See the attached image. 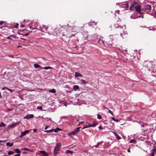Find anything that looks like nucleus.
I'll return each instance as SVG.
<instances>
[{
    "label": "nucleus",
    "mask_w": 156,
    "mask_h": 156,
    "mask_svg": "<svg viewBox=\"0 0 156 156\" xmlns=\"http://www.w3.org/2000/svg\"><path fill=\"white\" fill-rule=\"evenodd\" d=\"M2 141L1 140H0V142H2Z\"/></svg>",
    "instance_id": "nucleus-61"
},
{
    "label": "nucleus",
    "mask_w": 156,
    "mask_h": 156,
    "mask_svg": "<svg viewBox=\"0 0 156 156\" xmlns=\"http://www.w3.org/2000/svg\"><path fill=\"white\" fill-rule=\"evenodd\" d=\"M5 89H6L8 90V89H9V88H8L7 87H5Z\"/></svg>",
    "instance_id": "nucleus-57"
},
{
    "label": "nucleus",
    "mask_w": 156,
    "mask_h": 156,
    "mask_svg": "<svg viewBox=\"0 0 156 156\" xmlns=\"http://www.w3.org/2000/svg\"><path fill=\"white\" fill-rule=\"evenodd\" d=\"M5 87H3V88H2V90H5Z\"/></svg>",
    "instance_id": "nucleus-56"
},
{
    "label": "nucleus",
    "mask_w": 156,
    "mask_h": 156,
    "mask_svg": "<svg viewBox=\"0 0 156 156\" xmlns=\"http://www.w3.org/2000/svg\"><path fill=\"white\" fill-rule=\"evenodd\" d=\"M100 144V142H98L97 144L95 145V147H98V145Z\"/></svg>",
    "instance_id": "nucleus-37"
},
{
    "label": "nucleus",
    "mask_w": 156,
    "mask_h": 156,
    "mask_svg": "<svg viewBox=\"0 0 156 156\" xmlns=\"http://www.w3.org/2000/svg\"><path fill=\"white\" fill-rule=\"evenodd\" d=\"M83 123V122H82V121L79 122L78 123V125H80L81 124H82Z\"/></svg>",
    "instance_id": "nucleus-40"
},
{
    "label": "nucleus",
    "mask_w": 156,
    "mask_h": 156,
    "mask_svg": "<svg viewBox=\"0 0 156 156\" xmlns=\"http://www.w3.org/2000/svg\"><path fill=\"white\" fill-rule=\"evenodd\" d=\"M34 67H35V68H41V67H40V66L39 65H38V64H34Z\"/></svg>",
    "instance_id": "nucleus-22"
},
{
    "label": "nucleus",
    "mask_w": 156,
    "mask_h": 156,
    "mask_svg": "<svg viewBox=\"0 0 156 156\" xmlns=\"http://www.w3.org/2000/svg\"><path fill=\"white\" fill-rule=\"evenodd\" d=\"M78 27H76L75 26L74 27H71L69 26L67 28V31L68 32H75L76 33H77V30Z\"/></svg>",
    "instance_id": "nucleus-1"
},
{
    "label": "nucleus",
    "mask_w": 156,
    "mask_h": 156,
    "mask_svg": "<svg viewBox=\"0 0 156 156\" xmlns=\"http://www.w3.org/2000/svg\"><path fill=\"white\" fill-rule=\"evenodd\" d=\"M65 118V117H61V119H62V118Z\"/></svg>",
    "instance_id": "nucleus-59"
},
{
    "label": "nucleus",
    "mask_w": 156,
    "mask_h": 156,
    "mask_svg": "<svg viewBox=\"0 0 156 156\" xmlns=\"http://www.w3.org/2000/svg\"><path fill=\"white\" fill-rule=\"evenodd\" d=\"M75 77H77L78 76H82V75L80 74L79 73L77 72H76L75 73Z\"/></svg>",
    "instance_id": "nucleus-9"
},
{
    "label": "nucleus",
    "mask_w": 156,
    "mask_h": 156,
    "mask_svg": "<svg viewBox=\"0 0 156 156\" xmlns=\"http://www.w3.org/2000/svg\"><path fill=\"white\" fill-rule=\"evenodd\" d=\"M14 153L13 151H9L8 152V154L9 155H11L14 154Z\"/></svg>",
    "instance_id": "nucleus-27"
},
{
    "label": "nucleus",
    "mask_w": 156,
    "mask_h": 156,
    "mask_svg": "<svg viewBox=\"0 0 156 156\" xmlns=\"http://www.w3.org/2000/svg\"><path fill=\"white\" fill-rule=\"evenodd\" d=\"M155 15L156 16V12L155 13Z\"/></svg>",
    "instance_id": "nucleus-64"
},
{
    "label": "nucleus",
    "mask_w": 156,
    "mask_h": 156,
    "mask_svg": "<svg viewBox=\"0 0 156 156\" xmlns=\"http://www.w3.org/2000/svg\"><path fill=\"white\" fill-rule=\"evenodd\" d=\"M34 117V115L33 114H30L24 117L23 118L24 119H29L30 118H32Z\"/></svg>",
    "instance_id": "nucleus-4"
},
{
    "label": "nucleus",
    "mask_w": 156,
    "mask_h": 156,
    "mask_svg": "<svg viewBox=\"0 0 156 156\" xmlns=\"http://www.w3.org/2000/svg\"><path fill=\"white\" fill-rule=\"evenodd\" d=\"M145 9H147L150 10L151 9V5H147L145 6Z\"/></svg>",
    "instance_id": "nucleus-11"
},
{
    "label": "nucleus",
    "mask_w": 156,
    "mask_h": 156,
    "mask_svg": "<svg viewBox=\"0 0 156 156\" xmlns=\"http://www.w3.org/2000/svg\"><path fill=\"white\" fill-rule=\"evenodd\" d=\"M135 3H133L130 7V10H133L134 9V7L135 6Z\"/></svg>",
    "instance_id": "nucleus-7"
},
{
    "label": "nucleus",
    "mask_w": 156,
    "mask_h": 156,
    "mask_svg": "<svg viewBox=\"0 0 156 156\" xmlns=\"http://www.w3.org/2000/svg\"><path fill=\"white\" fill-rule=\"evenodd\" d=\"M54 129H52L50 130H44V132L46 133H48V132H52L54 131Z\"/></svg>",
    "instance_id": "nucleus-19"
},
{
    "label": "nucleus",
    "mask_w": 156,
    "mask_h": 156,
    "mask_svg": "<svg viewBox=\"0 0 156 156\" xmlns=\"http://www.w3.org/2000/svg\"><path fill=\"white\" fill-rule=\"evenodd\" d=\"M17 48H19V47L21 48L22 46H21L19 45V46H17Z\"/></svg>",
    "instance_id": "nucleus-55"
},
{
    "label": "nucleus",
    "mask_w": 156,
    "mask_h": 156,
    "mask_svg": "<svg viewBox=\"0 0 156 156\" xmlns=\"http://www.w3.org/2000/svg\"><path fill=\"white\" fill-rule=\"evenodd\" d=\"M81 81L82 82V83H81L82 84H86L87 83V82H86L84 80L82 79L81 80Z\"/></svg>",
    "instance_id": "nucleus-26"
},
{
    "label": "nucleus",
    "mask_w": 156,
    "mask_h": 156,
    "mask_svg": "<svg viewBox=\"0 0 156 156\" xmlns=\"http://www.w3.org/2000/svg\"><path fill=\"white\" fill-rule=\"evenodd\" d=\"M80 127H77L76 128L74 131L77 133V132L79 131Z\"/></svg>",
    "instance_id": "nucleus-20"
},
{
    "label": "nucleus",
    "mask_w": 156,
    "mask_h": 156,
    "mask_svg": "<svg viewBox=\"0 0 156 156\" xmlns=\"http://www.w3.org/2000/svg\"><path fill=\"white\" fill-rule=\"evenodd\" d=\"M135 141V140L134 139H133L131 140H130L129 141V142L130 143H132L133 142H134Z\"/></svg>",
    "instance_id": "nucleus-33"
},
{
    "label": "nucleus",
    "mask_w": 156,
    "mask_h": 156,
    "mask_svg": "<svg viewBox=\"0 0 156 156\" xmlns=\"http://www.w3.org/2000/svg\"><path fill=\"white\" fill-rule=\"evenodd\" d=\"M134 9H135V10L136 12L140 14H141L140 11V5H136H136L134 7Z\"/></svg>",
    "instance_id": "nucleus-3"
},
{
    "label": "nucleus",
    "mask_w": 156,
    "mask_h": 156,
    "mask_svg": "<svg viewBox=\"0 0 156 156\" xmlns=\"http://www.w3.org/2000/svg\"><path fill=\"white\" fill-rule=\"evenodd\" d=\"M29 33L26 34H25V35L26 36H27L28 35Z\"/></svg>",
    "instance_id": "nucleus-53"
},
{
    "label": "nucleus",
    "mask_w": 156,
    "mask_h": 156,
    "mask_svg": "<svg viewBox=\"0 0 156 156\" xmlns=\"http://www.w3.org/2000/svg\"><path fill=\"white\" fill-rule=\"evenodd\" d=\"M13 145V143H10V142H8L6 143V146H8L12 147Z\"/></svg>",
    "instance_id": "nucleus-14"
},
{
    "label": "nucleus",
    "mask_w": 156,
    "mask_h": 156,
    "mask_svg": "<svg viewBox=\"0 0 156 156\" xmlns=\"http://www.w3.org/2000/svg\"><path fill=\"white\" fill-rule=\"evenodd\" d=\"M61 146V144L60 143H57L56 144L54 151V154L55 155H56L58 153V151L60 149Z\"/></svg>",
    "instance_id": "nucleus-2"
},
{
    "label": "nucleus",
    "mask_w": 156,
    "mask_h": 156,
    "mask_svg": "<svg viewBox=\"0 0 156 156\" xmlns=\"http://www.w3.org/2000/svg\"><path fill=\"white\" fill-rule=\"evenodd\" d=\"M18 34H19L20 35H22V34L21 33H19V32H18Z\"/></svg>",
    "instance_id": "nucleus-58"
},
{
    "label": "nucleus",
    "mask_w": 156,
    "mask_h": 156,
    "mask_svg": "<svg viewBox=\"0 0 156 156\" xmlns=\"http://www.w3.org/2000/svg\"><path fill=\"white\" fill-rule=\"evenodd\" d=\"M24 136L22 134H21V135L19 136V137L20 138L22 137L23 136Z\"/></svg>",
    "instance_id": "nucleus-44"
},
{
    "label": "nucleus",
    "mask_w": 156,
    "mask_h": 156,
    "mask_svg": "<svg viewBox=\"0 0 156 156\" xmlns=\"http://www.w3.org/2000/svg\"><path fill=\"white\" fill-rule=\"evenodd\" d=\"M89 25L92 26L94 25H96L97 24V23L95 22H90L89 23Z\"/></svg>",
    "instance_id": "nucleus-15"
},
{
    "label": "nucleus",
    "mask_w": 156,
    "mask_h": 156,
    "mask_svg": "<svg viewBox=\"0 0 156 156\" xmlns=\"http://www.w3.org/2000/svg\"><path fill=\"white\" fill-rule=\"evenodd\" d=\"M40 152L41 154H45L46 153V152L44 151H40Z\"/></svg>",
    "instance_id": "nucleus-29"
},
{
    "label": "nucleus",
    "mask_w": 156,
    "mask_h": 156,
    "mask_svg": "<svg viewBox=\"0 0 156 156\" xmlns=\"http://www.w3.org/2000/svg\"><path fill=\"white\" fill-rule=\"evenodd\" d=\"M30 132L29 130H25L24 132H21V134H22L24 136H25L28 133Z\"/></svg>",
    "instance_id": "nucleus-8"
},
{
    "label": "nucleus",
    "mask_w": 156,
    "mask_h": 156,
    "mask_svg": "<svg viewBox=\"0 0 156 156\" xmlns=\"http://www.w3.org/2000/svg\"><path fill=\"white\" fill-rule=\"evenodd\" d=\"M22 150H26L30 152H33V151L30 149L28 148H23L22 149Z\"/></svg>",
    "instance_id": "nucleus-12"
},
{
    "label": "nucleus",
    "mask_w": 156,
    "mask_h": 156,
    "mask_svg": "<svg viewBox=\"0 0 156 156\" xmlns=\"http://www.w3.org/2000/svg\"><path fill=\"white\" fill-rule=\"evenodd\" d=\"M23 154H27V152H23Z\"/></svg>",
    "instance_id": "nucleus-52"
},
{
    "label": "nucleus",
    "mask_w": 156,
    "mask_h": 156,
    "mask_svg": "<svg viewBox=\"0 0 156 156\" xmlns=\"http://www.w3.org/2000/svg\"><path fill=\"white\" fill-rule=\"evenodd\" d=\"M18 24L17 23H16L14 25V27L15 28H17L18 27Z\"/></svg>",
    "instance_id": "nucleus-30"
},
{
    "label": "nucleus",
    "mask_w": 156,
    "mask_h": 156,
    "mask_svg": "<svg viewBox=\"0 0 156 156\" xmlns=\"http://www.w3.org/2000/svg\"><path fill=\"white\" fill-rule=\"evenodd\" d=\"M98 128L99 129H102V127H101V126H99V127H98Z\"/></svg>",
    "instance_id": "nucleus-49"
},
{
    "label": "nucleus",
    "mask_w": 156,
    "mask_h": 156,
    "mask_svg": "<svg viewBox=\"0 0 156 156\" xmlns=\"http://www.w3.org/2000/svg\"><path fill=\"white\" fill-rule=\"evenodd\" d=\"M42 69H51L52 68L50 66H46L44 67L43 68H41Z\"/></svg>",
    "instance_id": "nucleus-21"
},
{
    "label": "nucleus",
    "mask_w": 156,
    "mask_h": 156,
    "mask_svg": "<svg viewBox=\"0 0 156 156\" xmlns=\"http://www.w3.org/2000/svg\"><path fill=\"white\" fill-rule=\"evenodd\" d=\"M60 130V129L59 128H56L55 129H54L53 131H54L55 133H56Z\"/></svg>",
    "instance_id": "nucleus-24"
},
{
    "label": "nucleus",
    "mask_w": 156,
    "mask_h": 156,
    "mask_svg": "<svg viewBox=\"0 0 156 156\" xmlns=\"http://www.w3.org/2000/svg\"><path fill=\"white\" fill-rule=\"evenodd\" d=\"M49 92L51 93H55L56 92V90L54 89H53L52 90H49Z\"/></svg>",
    "instance_id": "nucleus-16"
},
{
    "label": "nucleus",
    "mask_w": 156,
    "mask_h": 156,
    "mask_svg": "<svg viewBox=\"0 0 156 156\" xmlns=\"http://www.w3.org/2000/svg\"><path fill=\"white\" fill-rule=\"evenodd\" d=\"M127 151L129 153H130V148H129V149H128Z\"/></svg>",
    "instance_id": "nucleus-48"
},
{
    "label": "nucleus",
    "mask_w": 156,
    "mask_h": 156,
    "mask_svg": "<svg viewBox=\"0 0 156 156\" xmlns=\"http://www.w3.org/2000/svg\"><path fill=\"white\" fill-rule=\"evenodd\" d=\"M12 110V109H8L7 111H11V110Z\"/></svg>",
    "instance_id": "nucleus-51"
},
{
    "label": "nucleus",
    "mask_w": 156,
    "mask_h": 156,
    "mask_svg": "<svg viewBox=\"0 0 156 156\" xmlns=\"http://www.w3.org/2000/svg\"><path fill=\"white\" fill-rule=\"evenodd\" d=\"M43 27L44 28H45L46 29V30H47V29H48V27H46V26H45V25H43Z\"/></svg>",
    "instance_id": "nucleus-38"
},
{
    "label": "nucleus",
    "mask_w": 156,
    "mask_h": 156,
    "mask_svg": "<svg viewBox=\"0 0 156 156\" xmlns=\"http://www.w3.org/2000/svg\"><path fill=\"white\" fill-rule=\"evenodd\" d=\"M37 108L38 109L42 110V108L41 106H38L37 107Z\"/></svg>",
    "instance_id": "nucleus-32"
},
{
    "label": "nucleus",
    "mask_w": 156,
    "mask_h": 156,
    "mask_svg": "<svg viewBox=\"0 0 156 156\" xmlns=\"http://www.w3.org/2000/svg\"><path fill=\"white\" fill-rule=\"evenodd\" d=\"M5 23V22L3 21H0V25H2L4 23Z\"/></svg>",
    "instance_id": "nucleus-35"
},
{
    "label": "nucleus",
    "mask_w": 156,
    "mask_h": 156,
    "mask_svg": "<svg viewBox=\"0 0 156 156\" xmlns=\"http://www.w3.org/2000/svg\"><path fill=\"white\" fill-rule=\"evenodd\" d=\"M87 37H88V36H87V35L86 37H85V38H86V37L87 38Z\"/></svg>",
    "instance_id": "nucleus-60"
},
{
    "label": "nucleus",
    "mask_w": 156,
    "mask_h": 156,
    "mask_svg": "<svg viewBox=\"0 0 156 156\" xmlns=\"http://www.w3.org/2000/svg\"><path fill=\"white\" fill-rule=\"evenodd\" d=\"M20 154H18L15 155L14 156H20Z\"/></svg>",
    "instance_id": "nucleus-43"
},
{
    "label": "nucleus",
    "mask_w": 156,
    "mask_h": 156,
    "mask_svg": "<svg viewBox=\"0 0 156 156\" xmlns=\"http://www.w3.org/2000/svg\"><path fill=\"white\" fill-rule=\"evenodd\" d=\"M8 90H9V91H10L11 92H12L13 91V90H11L10 89H9Z\"/></svg>",
    "instance_id": "nucleus-42"
},
{
    "label": "nucleus",
    "mask_w": 156,
    "mask_h": 156,
    "mask_svg": "<svg viewBox=\"0 0 156 156\" xmlns=\"http://www.w3.org/2000/svg\"><path fill=\"white\" fill-rule=\"evenodd\" d=\"M48 126H46V127H45V128H44V129H47V128H48Z\"/></svg>",
    "instance_id": "nucleus-54"
},
{
    "label": "nucleus",
    "mask_w": 156,
    "mask_h": 156,
    "mask_svg": "<svg viewBox=\"0 0 156 156\" xmlns=\"http://www.w3.org/2000/svg\"><path fill=\"white\" fill-rule=\"evenodd\" d=\"M108 112H109L111 114H112V115H113V113H112V111H111L110 110H108Z\"/></svg>",
    "instance_id": "nucleus-36"
},
{
    "label": "nucleus",
    "mask_w": 156,
    "mask_h": 156,
    "mask_svg": "<svg viewBox=\"0 0 156 156\" xmlns=\"http://www.w3.org/2000/svg\"><path fill=\"white\" fill-rule=\"evenodd\" d=\"M111 119H113L114 121H116L117 122H119V120H118L115 119L114 117H111Z\"/></svg>",
    "instance_id": "nucleus-31"
},
{
    "label": "nucleus",
    "mask_w": 156,
    "mask_h": 156,
    "mask_svg": "<svg viewBox=\"0 0 156 156\" xmlns=\"http://www.w3.org/2000/svg\"><path fill=\"white\" fill-rule=\"evenodd\" d=\"M7 39H12L10 37H7Z\"/></svg>",
    "instance_id": "nucleus-47"
},
{
    "label": "nucleus",
    "mask_w": 156,
    "mask_h": 156,
    "mask_svg": "<svg viewBox=\"0 0 156 156\" xmlns=\"http://www.w3.org/2000/svg\"><path fill=\"white\" fill-rule=\"evenodd\" d=\"M151 156H154L151 155Z\"/></svg>",
    "instance_id": "nucleus-63"
},
{
    "label": "nucleus",
    "mask_w": 156,
    "mask_h": 156,
    "mask_svg": "<svg viewBox=\"0 0 156 156\" xmlns=\"http://www.w3.org/2000/svg\"><path fill=\"white\" fill-rule=\"evenodd\" d=\"M15 151L16 153H18L19 154L20 153V152H21L18 149H15Z\"/></svg>",
    "instance_id": "nucleus-23"
},
{
    "label": "nucleus",
    "mask_w": 156,
    "mask_h": 156,
    "mask_svg": "<svg viewBox=\"0 0 156 156\" xmlns=\"http://www.w3.org/2000/svg\"><path fill=\"white\" fill-rule=\"evenodd\" d=\"M65 152L66 154H72L73 153V151L68 150L66 151Z\"/></svg>",
    "instance_id": "nucleus-18"
},
{
    "label": "nucleus",
    "mask_w": 156,
    "mask_h": 156,
    "mask_svg": "<svg viewBox=\"0 0 156 156\" xmlns=\"http://www.w3.org/2000/svg\"><path fill=\"white\" fill-rule=\"evenodd\" d=\"M20 26L21 27H25V26L23 24L21 25Z\"/></svg>",
    "instance_id": "nucleus-41"
},
{
    "label": "nucleus",
    "mask_w": 156,
    "mask_h": 156,
    "mask_svg": "<svg viewBox=\"0 0 156 156\" xmlns=\"http://www.w3.org/2000/svg\"><path fill=\"white\" fill-rule=\"evenodd\" d=\"M126 7L127 8H128V3H127L126 5Z\"/></svg>",
    "instance_id": "nucleus-46"
},
{
    "label": "nucleus",
    "mask_w": 156,
    "mask_h": 156,
    "mask_svg": "<svg viewBox=\"0 0 156 156\" xmlns=\"http://www.w3.org/2000/svg\"><path fill=\"white\" fill-rule=\"evenodd\" d=\"M113 133L116 136L117 139L119 140L121 138L118 135L117 133H115L114 132H113Z\"/></svg>",
    "instance_id": "nucleus-10"
},
{
    "label": "nucleus",
    "mask_w": 156,
    "mask_h": 156,
    "mask_svg": "<svg viewBox=\"0 0 156 156\" xmlns=\"http://www.w3.org/2000/svg\"><path fill=\"white\" fill-rule=\"evenodd\" d=\"M36 129H34L33 132H36Z\"/></svg>",
    "instance_id": "nucleus-50"
},
{
    "label": "nucleus",
    "mask_w": 156,
    "mask_h": 156,
    "mask_svg": "<svg viewBox=\"0 0 156 156\" xmlns=\"http://www.w3.org/2000/svg\"><path fill=\"white\" fill-rule=\"evenodd\" d=\"M97 118L99 119H101V116L99 114L97 115Z\"/></svg>",
    "instance_id": "nucleus-28"
},
{
    "label": "nucleus",
    "mask_w": 156,
    "mask_h": 156,
    "mask_svg": "<svg viewBox=\"0 0 156 156\" xmlns=\"http://www.w3.org/2000/svg\"><path fill=\"white\" fill-rule=\"evenodd\" d=\"M76 133L73 130L69 134V136L71 137H72V136L73 135H75Z\"/></svg>",
    "instance_id": "nucleus-6"
},
{
    "label": "nucleus",
    "mask_w": 156,
    "mask_h": 156,
    "mask_svg": "<svg viewBox=\"0 0 156 156\" xmlns=\"http://www.w3.org/2000/svg\"><path fill=\"white\" fill-rule=\"evenodd\" d=\"M3 141V142H5V140H3V141Z\"/></svg>",
    "instance_id": "nucleus-62"
},
{
    "label": "nucleus",
    "mask_w": 156,
    "mask_h": 156,
    "mask_svg": "<svg viewBox=\"0 0 156 156\" xmlns=\"http://www.w3.org/2000/svg\"><path fill=\"white\" fill-rule=\"evenodd\" d=\"M97 124H96L93 125H90L89 126H84L82 128V129H84L85 128H88L89 127H94Z\"/></svg>",
    "instance_id": "nucleus-5"
},
{
    "label": "nucleus",
    "mask_w": 156,
    "mask_h": 156,
    "mask_svg": "<svg viewBox=\"0 0 156 156\" xmlns=\"http://www.w3.org/2000/svg\"><path fill=\"white\" fill-rule=\"evenodd\" d=\"M152 150H153V152H152L151 155L154 156V149H152Z\"/></svg>",
    "instance_id": "nucleus-34"
},
{
    "label": "nucleus",
    "mask_w": 156,
    "mask_h": 156,
    "mask_svg": "<svg viewBox=\"0 0 156 156\" xmlns=\"http://www.w3.org/2000/svg\"><path fill=\"white\" fill-rule=\"evenodd\" d=\"M119 10H117V11H115V13H119Z\"/></svg>",
    "instance_id": "nucleus-45"
},
{
    "label": "nucleus",
    "mask_w": 156,
    "mask_h": 156,
    "mask_svg": "<svg viewBox=\"0 0 156 156\" xmlns=\"http://www.w3.org/2000/svg\"><path fill=\"white\" fill-rule=\"evenodd\" d=\"M5 126V124L3 123V122H2L0 124V127H4Z\"/></svg>",
    "instance_id": "nucleus-25"
},
{
    "label": "nucleus",
    "mask_w": 156,
    "mask_h": 156,
    "mask_svg": "<svg viewBox=\"0 0 156 156\" xmlns=\"http://www.w3.org/2000/svg\"><path fill=\"white\" fill-rule=\"evenodd\" d=\"M43 155V156H48V154L46 152L45 154H44Z\"/></svg>",
    "instance_id": "nucleus-39"
},
{
    "label": "nucleus",
    "mask_w": 156,
    "mask_h": 156,
    "mask_svg": "<svg viewBox=\"0 0 156 156\" xmlns=\"http://www.w3.org/2000/svg\"><path fill=\"white\" fill-rule=\"evenodd\" d=\"M79 87L78 85H74L73 86V89L75 90H77L79 89Z\"/></svg>",
    "instance_id": "nucleus-17"
},
{
    "label": "nucleus",
    "mask_w": 156,
    "mask_h": 156,
    "mask_svg": "<svg viewBox=\"0 0 156 156\" xmlns=\"http://www.w3.org/2000/svg\"><path fill=\"white\" fill-rule=\"evenodd\" d=\"M16 123L11 124L9 126V128H13L16 125Z\"/></svg>",
    "instance_id": "nucleus-13"
}]
</instances>
